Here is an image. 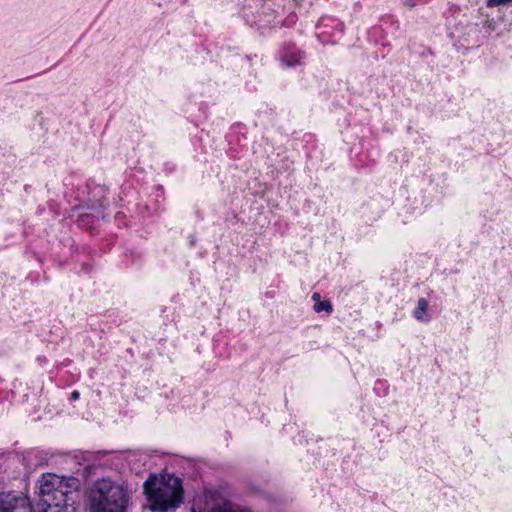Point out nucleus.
I'll return each mask as SVG.
<instances>
[{
  "label": "nucleus",
  "instance_id": "obj_8",
  "mask_svg": "<svg viewBox=\"0 0 512 512\" xmlns=\"http://www.w3.org/2000/svg\"><path fill=\"white\" fill-rule=\"evenodd\" d=\"M314 310L316 312H328L331 313L333 310L332 304L329 300L320 301L319 303H314Z\"/></svg>",
  "mask_w": 512,
  "mask_h": 512
},
{
  "label": "nucleus",
  "instance_id": "obj_5",
  "mask_svg": "<svg viewBox=\"0 0 512 512\" xmlns=\"http://www.w3.org/2000/svg\"><path fill=\"white\" fill-rule=\"evenodd\" d=\"M304 58V51L289 46L285 48L283 54L281 55V62L286 67H294L297 65H302Z\"/></svg>",
  "mask_w": 512,
  "mask_h": 512
},
{
  "label": "nucleus",
  "instance_id": "obj_2",
  "mask_svg": "<svg viewBox=\"0 0 512 512\" xmlns=\"http://www.w3.org/2000/svg\"><path fill=\"white\" fill-rule=\"evenodd\" d=\"M129 501L127 489L109 479L96 481L88 491L90 512H128Z\"/></svg>",
  "mask_w": 512,
  "mask_h": 512
},
{
  "label": "nucleus",
  "instance_id": "obj_1",
  "mask_svg": "<svg viewBox=\"0 0 512 512\" xmlns=\"http://www.w3.org/2000/svg\"><path fill=\"white\" fill-rule=\"evenodd\" d=\"M144 493L153 511L172 512L183 500L182 481L174 475H150L144 483Z\"/></svg>",
  "mask_w": 512,
  "mask_h": 512
},
{
  "label": "nucleus",
  "instance_id": "obj_3",
  "mask_svg": "<svg viewBox=\"0 0 512 512\" xmlns=\"http://www.w3.org/2000/svg\"><path fill=\"white\" fill-rule=\"evenodd\" d=\"M78 480L64 479L55 474H44L40 481V495L47 505L45 512H66L63 509L75 503Z\"/></svg>",
  "mask_w": 512,
  "mask_h": 512
},
{
  "label": "nucleus",
  "instance_id": "obj_4",
  "mask_svg": "<svg viewBox=\"0 0 512 512\" xmlns=\"http://www.w3.org/2000/svg\"><path fill=\"white\" fill-rule=\"evenodd\" d=\"M0 512H33L29 499L11 492H0Z\"/></svg>",
  "mask_w": 512,
  "mask_h": 512
},
{
  "label": "nucleus",
  "instance_id": "obj_12",
  "mask_svg": "<svg viewBox=\"0 0 512 512\" xmlns=\"http://www.w3.org/2000/svg\"><path fill=\"white\" fill-rule=\"evenodd\" d=\"M405 4L409 7H414L415 6V3L413 2V0H406L405 1Z\"/></svg>",
  "mask_w": 512,
  "mask_h": 512
},
{
  "label": "nucleus",
  "instance_id": "obj_7",
  "mask_svg": "<svg viewBox=\"0 0 512 512\" xmlns=\"http://www.w3.org/2000/svg\"><path fill=\"white\" fill-rule=\"evenodd\" d=\"M428 308V302L424 298H420L417 303V307L414 311V316L421 321L426 320L424 318V314L426 313Z\"/></svg>",
  "mask_w": 512,
  "mask_h": 512
},
{
  "label": "nucleus",
  "instance_id": "obj_11",
  "mask_svg": "<svg viewBox=\"0 0 512 512\" xmlns=\"http://www.w3.org/2000/svg\"><path fill=\"white\" fill-rule=\"evenodd\" d=\"M79 396H80V394H79V392H78V391H76V390H75V391H73V392L71 393V398H72L73 400H77V399L79 398Z\"/></svg>",
  "mask_w": 512,
  "mask_h": 512
},
{
  "label": "nucleus",
  "instance_id": "obj_9",
  "mask_svg": "<svg viewBox=\"0 0 512 512\" xmlns=\"http://www.w3.org/2000/svg\"><path fill=\"white\" fill-rule=\"evenodd\" d=\"M512 0H488L487 6L488 7H495L502 4H506L508 2H511Z\"/></svg>",
  "mask_w": 512,
  "mask_h": 512
},
{
  "label": "nucleus",
  "instance_id": "obj_6",
  "mask_svg": "<svg viewBox=\"0 0 512 512\" xmlns=\"http://www.w3.org/2000/svg\"><path fill=\"white\" fill-rule=\"evenodd\" d=\"M209 512H251V510L227 500L214 506Z\"/></svg>",
  "mask_w": 512,
  "mask_h": 512
},
{
  "label": "nucleus",
  "instance_id": "obj_10",
  "mask_svg": "<svg viewBox=\"0 0 512 512\" xmlns=\"http://www.w3.org/2000/svg\"><path fill=\"white\" fill-rule=\"evenodd\" d=\"M312 299L314 300L315 303H319L321 301V296L319 293H314L312 295Z\"/></svg>",
  "mask_w": 512,
  "mask_h": 512
}]
</instances>
